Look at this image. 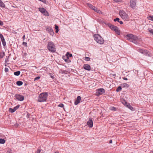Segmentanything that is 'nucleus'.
<instances>
[{
	"label": "nucleus",
	"mask_w": 153,
	"mask_h": 153,
	"mask_svg": "<svg viewBox=\"0 0 153 153\" xmlns=\"http://www.w3.org/2000/svg\"><path fill=\"white\" fill-rule=\"evenodd\" d=\"M112 30L114 31L118 35L120 34V30L119 28L117 26L112 25L110 23H108L106 24Z\"/></svg>",
	"instance_id": "f257e3e1"
},
{
	"label": "nucleus",
	"mask_w": 153,
	"mask_h": 153,
	"mask_svg": "<svg viewBox=\"0 0 153 153\" xmlns=\"http://www.w3.org/2000/svg\"><path fill=\"white\" fill-rule=\"evenodd\" d=\"M94 40L98 43L102 44L104 42L103 38L100 35L97 34H94Z\"/></svg>",
	"instance_id": "f03ea898"
},
{
	"label": "nucleus",
	"mask_w": 153,
	"mask_h": 153,
	"mask_svg": "<svg viewBox=\"0 0 153 153\" xmlns=\"http://www.w3.org/2000/svg\"><path fill=\"white\" fill-rule=\"evenodd\" d=\"M48 96L46 93H42L39 96L38 101L39 102H43L46 101Z\"/></svg>",
	"instance_id": "7ed1b4c3"
},
{
	"label": "nucleus",
	"mask_w": 153,
	"mask_h": 153,
	"mask_svg": "<svg viewBox=\"0 0 153 153\" xmlns=\"http://www.w3.org/2000/svg\"><path fill=\"white\" fill-rule=\"evenodd\" d=\"M119 14L122 18L125 20H127L129 19L128 14L123 10H121L119 12Z\"/></svg>",
	"instance_id": "20e7f679"
},
{
	"label": "nucleus",
	"mask_w": 153,
	"mask_h": 153,
	"mask_svg": "<svg viewBox=\"0 0 153 153\" xmlns=\"http://www.w3.org/2000/svg\"><path fill=\"white\" fill-rule=\"evenodd\" d=\"M48 48L49 51L53 52H54L56 51V48L53 43L51 42L48 43Z\"/></svg>",
	"instance_id": "39448f33"
},
{
	"label": "nucleus",
	"mask_w": 153,
	"mask_h": 153,
	"mask_svg": "<svg viewBox=\"0 0 153 153\" xmlns=\"http://www.w3.org/2000/svg\"><path fill=\"white\" fill-rule=\"evenodd\" d=\"M39 11L46 16H48V13L46 10L43 8L39 7Z\"/></svg>",
	"instance_id": "423d86ee"
},
{
	"label": "nucleus",
	"mask_w": 153,
	"mask_h": 153,
	"mask_svg": "<svg viewBox=\"0 0 153 153\" xmlns=\"http://www.w3.org/2000/svg\"><path fill=\"white\" fill-rule=\"evenodd\" d=\"M136 0H131L130 1V7L132 8H135L136 7Z\"/></svg>",
	"instance_id": "0eeeda50"
},
{
	"label": "nucleus",
	"mask_w": 153,
	"mask_h": 153,
	"mask_svg": "<svg viewBox=\"0 0 153 153\" xmlns=\"http://www.w3.org/2000/svg\"><path fill=\"white\" fill-rule=\"evenodd\" d=\"M105 92V90L103 88L98 89L96 91V94L97 95H100L102 94Z\"/></svg>",
	"instance_id": "6e6552de"
},
{
	"label": "nucleus",
	"mask_w": 153,
	"mask_h": 153,
	"mask_svg": "<svg viewBox=\"0 0 153 153\" xmlns=\"http://www.w3.org/2000/svg\"><path fill=\"white\" fill-rule=\"evenodd\" d=\"M15 97L20 101H22L24 99V97L23 96L20 94H16L15 95Z\"/></svg>",
	"instance_id": "1a4fd4ad"
},
{
	"label": "nucleus",
	"mask_w": 153,
	"mask_h": 153,
	"mask_svg": "<svg viewBox=\"0 0 153 153\" xmlns=\"http://www.w3.org/2000/svg\"><path fill=\"white\" fill-rule=\"evenodd\" d=\"M133 41L132 42L135 44H137L138 41L140 40V39L136 36H134L133 35Z\"/></svg>",
	"instance_id": "9d476101"
},
{
	"label": "nucleus",
	"mask_w": 153,
	"mask_h": 153,
	"mask_svg": "<svg viewBox=\"0 0 153 153\" xmlns=\"http://www.w3.org/2000/svg\"><path fill=\"white\" fill-rule=\"evenodd\" d=\"M46 30L51 36H53L54 34V33L51 27H48L47 28Z\"/></svg>",
	"instance_id": "9b49d317"
},
{
	"label": "nucleus",
	"mask_w": 153,
	"mask_h": 153,
	"mask_svg": "<svg viewBox=\"0 0 153 153\" xmlns=\"http://www.w3.org/2000/svg\"><path fill=\"white\" fill-rule=\"evenodd\" d=\"M87 124L90 128H92L93 126V122L91 119H89V121L87 122Z\"/></svg>",
	"instance_id": "f8f14e48"
},
{
	"label": "nucleus",
	"mask_w": 153,
	"mask_h": 153,
	"mask_svg": "<svg viewBox=\"0 0 153 153\" xmlns=\"http://www.w3.org/2000/svg\"><path fill=\"white\" fill-rule=\"evenodd\" d=\"M83 68L85 70L90 71L91 70V67L88 64H85L83 65Z\"/></svg>",
	"instance_id": "ddd939ff"
},
{
	"label": "nucleus",
	"mask_w": 153,
	"mask_h": 153,
	"mask_svg": "<svg viewBox=\"0 0 153 153\" xmlns=\"http://www.w3.org/2000/svg\"><path fill=\"white\" fill-rule=\"evenodd\" d=\"M138 51L141 53H143L145 55H147L148 52L146 50H143V49H139L138 50Z\"/></svg>",
	"instance_id": "4468645a"
},
{
	"label": "nucleus",
	"mask_w": 153,
	"mask_h": 153,
	"mask_svg": "<svg viewBox=\"0 0 153 153\" xmlns=\"http://www.w3.org/2000/svg\"><path fill=\"white\" fill-rule=\"evenodd\" d=\"M81 100V97L80 96H79L77 98L76 100L74 102V104L75 105H77L80 102Z\"/></svg>",
	"instance_id": "2eb2a0df"
},
{
	"label": "nucleus",
	"mask_w": 153,
	"mask_h": 153,
	"mask_svg": "<svg viewBox=\"0 0 153 153\" xmlns=\"http://www.w3.org/2000/svg\"><path fill=\"white\" fill-rule=\"evenodd\" d=\"M123 103H124V104L125 106L128 107L131 110H132V109H133V108L131 107V106L129 104L127 103L126 101H124V103L123 102Z\"/></svg>",
	"instance_id": "dca6fc26"
},
{
	"label": "nucleus",
	"mask_w": 153,
	"mask_h": 153,
	"mask_svg": "<svg viewBox=\"0 0 153 153\" xmlns=\"http://www.w3.org/2000/svg\"><path fill=\"white\" fill-rule=\"evenodd\" d=\"M133 37V35L132 34H128L126 36V38L129 40H130V39L131 38V37Z\"/></svg>",
	"instance_id": "f3484780"
},
{
	"label": "nucleus",
	"mask_w": 153,
	"mask_h": 153,
	"mask_svg": "<svg viewBox=\"0 0 153 153\" xmlns=\"http://www.w3.org/2000/svg\"><path fill=\"white\" fill-rule=\"evenodd\" d=\"M88 6L91 9L93 10L94 9V8H95V7L93 6L92 5L89 4V3H87V4Z\"/></svg>",
	"instance_id": "a211bd4d"
},
{
	"label": "nucleus",
	"mask_w": 153,
	"mask_h": 153,
	"mask_svg": "<svg viewBox=\"0 0 153 153\" xmlns=\"http://www.w3.org/2000/svg\"><path fill=\"white\" fill-rule=\"evenodd\" d=\"M0 7L2 8H4L5 7V5L4 3L1 0H0Z\"/></svg>",
	"instance_id": "6ab92c4d"
},
{
	"label": "nucleus",
	"mask_w": 153,
	"mask_h": 153,
	"mask_svg": "<svg viewBox=\"0 0 153 153\" xmlns=\"http://www.w3.org/2000/svg\"><path fill=\"white\" fill-rule=\"evenodd\" d=\"M93 10H94L96 12L99 13H102V12L100 10H99L97 8L95 7V8H94Z\"/></svg>",
	"instance_id": "aec40b11"
},
{
	"label": "nucleus",
	"mask_w": 153,
	"mask_h": 153,
	"mask_svg": "<svg viewBox=\"0 0 153 153\" xmlns=\"http://www.w3.org/2000/svg\"><path fill=\"white\" fill-rule=\"evenodd\" d=\"M44 152L42 150L38 149L37 151L35 152V153H43Z\"/></svg>",
	"instance_id": "412c9836"
},
{
	"label": "nucleus",
	"mask_w": 153,
	"mask_h": 153,
	"mask_svg": "<svg viewBox=\"0 0 153 153\" xmlns=\"http://www.w3.org/2000/svg\"><path fill=\"white\" fill-rule=\"evenodd\" d=\"M16 84L19 86H20L22 85L23 82L21 81H18L16 82Z\"/></svg>",
	"instance_id": "4be33fe9"
},
{
	"label": "nucleus",
	"mask_w": 153,
	"mask_h": 153,
	"mask_svg": "<svg viewBox=\"0 0 153 153\" xmlns=\"http://www.w3.org/2000/svg\"><path fill=\"white\" fill-rule=\"evenodd\" d=\"M5 55V53L4 52H2L0 53V58H2Z\"/></svg>",
	"instance_id": "5701e85b"
},
{
	"label": "nucleus",
	"mask_w": 153,
	"mask_h": 153,
	"mask_svg": "<svg viewBox=\"0 0 153 153\" xmlns=\"http://www.w3.org/2000/svg\"><path fill=\"white\" fill-rule=\"evenodd\" d=\"M67 58H69V57L72 56V55L71 54H70L68 52H67L66 55Z\"/></svg>",
	"instance_id": "b1692460"
},
{
	"label": "nucleus",
	"mask_w": 153,
	"mask_h": 153,
	"mask_svg": "<svg viewBox=\"0 0 153 153\" xmlns=\"http://www.w3.org/2000/svg\"><path fill=\"white\" fill-rule=\"evenodd\" d=\"M5 142V140L3 139H0V143L4 144Z\"/></svg>",
	"instance_id": "393cba45"
},
{
	"label": "nucleus",
	"mask_w": 153,
	"mask_h": 153,
	"mask_svg": "<svg viewBox=\"0 0 153 153\" xmlns=\"http://www.w3.org/2000/svg\"><path fill=\"white\" fill-rule=\"evenodd\" d=\"M14 74L16 76H19L20 74V71H17L14 72Z\"/></svg>",
	"instance_id": "a878e982"
},
{
	"label": "nucleus",
	"mask_w": 153,
	"mask_h": 153,
	"mask_svg": "<svg viewBox=\"0 0 153 153\" xmlns=\"http://www.w3.org/2000/svg\"><path fill=\"white\" fill-rule=\"evenodd\" d=\"M122 86L124 88L128 87L129 86V85L127 83H124L122 84Z\"/></svg>",
	"instance_id": "bb28decb"
},
{
	"label": "nucleus",
	"mask_w": 153,
	"mask_h": 153,
	"mask_svg": "<svg viewBox=\"0 0 153 153\" xmlns=\"http://www.w3.org/2000/svg\"><path fill=\"white\" fill-rule=\"evenodd\" d=\"M122 89V88L121 86H119L117 89H116V91L117 92H119Z\"/></svg>",
	"instance_id": "cd10ccee"
},
{
	"label": "nucleus",
	"mask_w": 153,
	"mask_h": 153,
	"mask_svg": "<svg viewBox=\"0 0 153 153\" xmlns=\"http://www.w3.org/2000/svg\"><path fill=\"white\" fill-rule=\"evenodd\" d=\"M148 19L153 21V16H150L148 17Z\"/></svg>",
	"instance_id": "c85d7f7f"
},
{
	"label": "nucleus",
	"mask_w": 153,
	"mask_h": 153,
	"mask_svg": "<svg viewBox=\"0 0 153 153\" xmlns=\"http://www.w3.org/2000/svg\"><path fill=\"white\" fill-rule=\"evenodd\" d=\"M1 42L2 43V44L4 46H5L6 45V43L5 40V39L4 40H1Z\"/></svg>",
	"instance_id": "c756f323"
},
{
	"label": "nucleus",
	"mask_w": 153,
	"mask_h": 153,
	"mask_svg": "<svg viewBox=\"0 0 153 153\" xmlns=\"http://www.w3.org/2000/svg\"><path fill=\"white\" fill-rule=\"evenodd\" d=\"M0 38L1 39V41L4 39L3 35L2 34H0Z\"/></svg>",
	"instance_id": "7c9ffc66"
},
{
	"label": "nucleus",
	"mask_w": 153,
	"mask_h": 153,
	"mask_svg": "<svg viewBox=\"0 0 153 153\" xmlns=\"http://www.w3.org/2000/svg\"><path fill=\"white\" fill-rule=\"evenodd\" d=\"M110 109L111 110L115 111L116 110V108L113 107H110Z\"/></svg>",
	"instance_id": "2f4dec72"
},
{
	"label": "nucleus",
	"mask_w": 153,
	"mask_h": 153,
	"mask_svg": "<svg viewBox=\"0 0 153 153\" xmlns=\"http://www.w3.org/2000/svg\"><path fill=\"white\" fill-rule=\"evenodd\" d=\"M9 111L11 113H13L14 112V111L13 110V109L11 108H10L9 109Z\"/></svg>",
	"instance_id": "473e14b6"
},
{
	"label": "nucleus",
	"mask_w": 153,
	"mask_h": 153,
	"mask_svg": "<svg viewBox=\"0 0 153 153\" xmlns=\"http://www.w3.org/2000/svg\"><path fill=\"white\" fill-rule=\"evenodd\" d=\"M150 33L153 35V30L151 29V28H149L148 29Z\"/></svg>",
	"instance_id": "72a5a7b5"
},
{
	"label": "nucleus",
	"mask_w": 153,
	"mask_h": 153,
	"mask_svg": "<svg viewBox=\"0 0 153 153\" xmlns=\"http://www.w3.org/2000/svg\"><path fill=\"white\" fill-rule=\"evenodd\" d=\"M114 22L117 21L118 22H119L120 21V19L119 18H117L114 19Z\"/></svg>",
	"instance_id": "f704fd0d"
},
{
	"label": "nucleus",
	"mask_w": 153,
	"mask_h": 153,
	"mask_svg": "<svg viewBox=\"0 0 153 153\" xmlns=\"http://www.w3.org/2000/svg\"><path fill=\"white\" fill-rule=\"evenodd\" d=\"M90 58L88 57H85V60L86 61H89L90 60Z\"/></svg>",
	"instance_id": "c9c22d12"
},
{
	"label": "nucleus",
	"mask_w": 153,
	"mask_h": 153,
	"mask_svg": "<svg viewBox=\"0 0 153 153\" xmlns=\"http://www.w3.org/2000/svg\"><path fill=\"white\" fill-rule=\"evenodd\" d=\"M40 78V77L37 76L34 78V80L36 81L39 79Z\"/></svg>",
	"instance_id": "e433bc0d"
},
{
	"label": "nucleus",
	"mask_w": 153,
	"mask_h": 153,
	"mask_svg": "<svg viewBox=\"0 0 153 153\" xmlns=\"http://www.w3.org/2000/svg\"><path fill=\"white\" fill-rule=\"evenodd\" d=\"M63 106L64 105L62 103H60L58 105V106L60 107H63Z\"/></svg>",
	"instance_id": "4c0bfd02"
},
{
	"label": "nucleus",
	"mask_w": 153,
	"mask_h": 153,
	"mask_svg": "<svg viewBox=\"0 0 153 153\" xmlns=\"http://www.w3.org/2000/svg\"><path fill=\"white\" fill-rule=\"evenodd\" d=\"M116 2H121L123 0H113Z\"/></svg>",
	"instance_id": "58836bf2"
},
{
	"label": "nucleus",
	"mask_w": 153,
	"mask_h": 153,
	"mask_svg": "<svg viewBox=\"0 0 153 153\" xmlns=\"http://www.w3.org/2000/svg\"><path fill=\"white\" fill-rule=\"evenodd\" d=\"M12 150L11 149L8 150L7 152V153H12Z\"/></svg>",
	"instance_id": "ea45409f"
},
{
	"label": "nucleus",
	"mask_w": 153,
	"mask_h": 153,
	"mask_svg": "<svg viewBox=\"0 0 153 153\" xmlns=\"http://www.w3.org/2000/svg\"><path fill=\"white\" fill-rule=\"evenodd\" d=\"M23 44L25 45V46H27V43L25 42H23Z\"/></svg>",
	"instance_id": "a19ab883"
},
{
	"label": "nucleus",
	"mask_w": 153,
	"mask_h": 153,
	"mask_svg": "<svg viewBox=\"0 0 153 153\" xmlns=\"http://www.w3.org/2000/svg\"><path fill=\"white\" fill-rule=\"evenodd\" d=\"M58 28L59 27H58V26H57L56 25H55V28L56 29V30L58 29Z\"/></svg>",
	"instance_id": "79ce46f5"
},
{
	"label": "nucleus",
	"mask_w": 153,
	"mask_h": 153,
	"mask_svg": "<svg viewBox=\"0 0 153 153\" xmlns=\"http://www.w3.org/2000/svg\"><path fill=\"white\" fill-rule=\"evenodd\" d=\"M8 69L7 68H5V71L6 72H8Z\"/></svg>",
	"instance_id": "37998d69"
},
{
	"label": "nucleus",
	"mask_w": 153,
	"mask_h": 153,
	"mask_svg": "<svg viewBox=\"0 0 153 153\" xmlns=\"http://www.w3.org/2000/svg\"><path fill=\"white\" fill-rule=\"evenodd\" d=\"M3 24V22L0 20V25H2Z\"/></svg>",
	"instance_id": "c03bdc74"
},
{
	"label": "nucleus",
	"mask_w": 153,
	"mask_h": 153,
	"mask_svg": "<svg viewBox=\"0 0 153 153\" xmlns=\"http://www.w3.org/2000/svg\"><path fill=\"white\" fill-rule=\"evenodd\" d=\"M19 107V105H17L15 107H14V108H16V110H17Z\"/></svg>",
	"instance_id": "a18cd8bd"
},
{
	"label": "nucleus",
	"mask_w": 153,
	"mask_h": 153,
	"mask_svg": "<svg viewBox=\"0 0 153 153\" xmlns=\"http://www.w3.org/2000/svg\"><path fill=\"white\" fill-rule=\"evenodd\" d=\"M120 24H123V22L122 21H120L119 22Z\"/></svg>",
	"instance_id": "49530a36"
},
{
	"label": "nucleus",
	"mask_w": 153,
	"mask_h": 153,
	"mask_svg": "<svg viewBox=\"0 0 153 153\" xmlns=\"http://www.w3.org/2000/svg\"><path fill=\"white\" fill-rule=\"evenodd\" d=\"M133 37H131V38L130 39V41L132 42V41H133Z\"/></svg>",
	"instance_id": "de8ad7c7"
},
{
	"label": "nucleus",
	"mask_w": 153,
	"mask_h": 153,
	"mask_svg": "<svg viewBox=\"0 0 153 153\" xmlns=\"http://www.w3.org/2000/svg\"><path fill=\"white\" fill-rule=\"evenodd\" d=\"M123 79L124 80H127L128 79L127 78H126V77H124V78H123Z\"/></svg>",
	"instance_id": "09e8293b"
},
{
	"label": "nucleus",
	"mask_w": 153,
	"mask_h": 153,
	"mask_svg": "<svg viewBox=\"0 0 153 153\" xmlns=\"http://www.w3.org/2000/svg\"><path fill=\"white\" fill-rule=\"evenodd\" d=\"M112 143V140H110L109 141V143Z\"/></svg>",
	"instance_id": "8fccbe9b"
},
{
	"label": "nucleus",
	"mask_w": 153,
	"mask_h": 153,
	"mask_svg": "<svg viewBox=\"0 0 153 153\" xmlns=\"http://www.w3.org/2000/svg\"><path fill=\"white\" fill-rule=\"evenodd\" d=\"M58 31H59V29H56V30L55 32L57 33H58Z\"/></svg>",
	"instance_id": "3c124183"
},
{
	"label": "nucleus",
	"mask_w": 153,
	"mask_h": 153,
	"mask_svg": "<svg viewBox=\"0 0 153 153\" xmlns=\"http://www.w3.org/2000/svg\"><path fill=\"white\" fill-rule=\"evenodd\" d=\"M25 35H24L23 36V40H24V39H25Z\"/></svg>",
	"instance_id": "603ef678"
},
{
	"label": "nucleus",
	"mask_w": 153,
	"mask_h": 153,
	"mask_svg": "<svg viewBox=\"0 0 153 153\" xmlns=\"http://www.w3.org/2000/svg\"><path fill=\"white\" fill-rule=\"evenodd\" d=\"M13 109L14 111V112H15L16 110V108H14Z\"/></svg>",
	"instance_id": "864d4df0"
},
{
	"label": "nucleus",
	"mask_w": 153,
	"mask_h": 153,
	"mask_svg": "<svg viewBox=\"0 0 153 153\" xmlns=\"http://www.w3.org/2000/svg\"><path fill=\"white\" fill-rule=\"evenodd\" d=\"M51 78H53V76H51Z\"/></svg>",
	"instance_id": "5fc2aeb1"
},
{
	"label": "nucleus",
	"mask_w": 153,
	"mask_h": 153,
	"mask_svg": "<svg viewBox=\"0 0 153 153\" xmlns=\"http://www.w3.org/2000/svg\"><path fill=\"white\" fill-rule=\"evenodd\" d=\"M55 153H59L58 152H55Z\"/></svg>",
	"instance_id": "6e6d98bb"
},
{
	"label": "nucleus",
	"mask_w": 153,
	"mask_h": 153,
	"mask_svg": "<svg viewBox=\"0 0 153 153\" xmlns=\"http://www.w3.org/2000/svg\"><path fill=\"white\" fill-rule=\"evenodd\" d=\"M152 153H153V152Z\"/></svg>",
	"instance_id": "4d7b16f0"
}]
</instances>
